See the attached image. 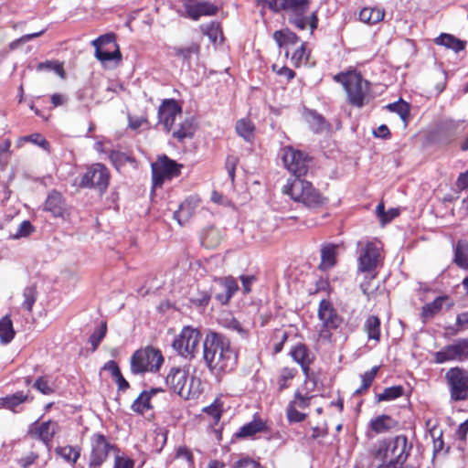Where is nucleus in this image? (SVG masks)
<instances>
[{
	"instance_id": "nucleus-2",
	"label": "nucleus",
	"mask_w": 468,
	"mask_h": 468,
	"mask_svg": "<svg viewBox=\"0 0 468 468\" xmlns=\"http://www.w3.org/2000/svg\"><path fill=\"white\" fill-rule=\"evenodd\" d=\"M406 435L378 440L369 450V456L379 463L376 468H414L406 463L412 451Z\"/></svg>"
},
{
	"instance_id": "nucleus-47",
	"label": "nucleus",
	"mask_w": 468,
	"mask_h": 468,
	"mask_svg": "<svg viewBox=\"0 0 468 468\" xmlns=\"http://www.w3.org/2000/svg\"><path fill=\"white\" fill-rule=\"evenodd\" d=\"M365 273L367 275L365 276L364 281L360 283V288L362 292L367 297V299H369L376 293L379 287L378 282H376L378 271Z\"/></svg>"
},
{
	"instance_id": "nucleus-4",
	"label": "nucleus",
	"mask_w": 468,
	"mask_h": 468,
	"mask_svg": "<svg viewBox=\"0 0 468 468\" xmlns=\"http://www.w3.org/2000/svg\"><path fill=\"white\" fill-rule=\"evenodd\" d=\"M167 390L184 400L197 399L203 392L201 379L189 374L186 367L175 366L169 368L165 377Z\"/></svg>"
},
{
	"instance_id": "nucleus-22",
	"label": "nucleus",
	"mask_w": 468,
	"mask_h": 468,
	"mask_svg": "<svg viewBox=\"0 0 468 468\" xmlns=\"http://www.w3.org/2000/svg\"><path fill=\"white\" fill-rule=\"evenodd\" d=\"M202 200L197 195L187 197L174 212V218L180 226L185 225L201 207Z\"/></svg>"
},
{
	"instance_id": "nucleus-53",
	"label": "nucleus",
	"mask_w": 468,
	"mask_h": 468,
	"mask_svg": "<svg viewBox=\"0 0 468 468\" xmlns=\"http://www.w3.org/2000/svg\"><path fill=\"white\" fill-rule=\"evenodd\" d=\"M23 296L24 301L22 307L30 313L37 298V287L35 285L26 287L23 292Z\"/></svg>"
},
{
	"instance_id": "nucleus-39",
	"label": "nucleus",
	"mask_w": 468,
	"mask_h": 468,
	"mask_svg": "<svg viewBox=\"0 0 468 468\" xmlns=\"http://www.w3.org/2000/svg\"><path fill=\"white\" fill-rule=\"evenodd\" d=\"M235 130L246 142H251L254 139L256 127L249 118H242L237 121Z\"/></svg>"
},
{
	"instance_id": "nucleus-54",
	"label": "nucleus",
	"mask_w": 468,
	"mask_h": 468,
	"mask_svg": "<svg viewBox=\"0 0 468 468\" xmlns=\"http://www.w3.org/2000/svg\"><path fill=\"white\" fill-rule=\"evenodd\" d=\"M202 30L213 43H216L218 38L223 35L220 23L216 21L210 22Z\"/></svg>"
},
{
	"instance_id": "nucleus-62",
	"label": "nucleus",
	"mask_w": 468,
	"mask_h": 468,
	"mask_svg": "<svg viewBox=\"0 0 468 468\" xmlns=\"http://www.w3.org/2000/svg\"><path fill=\"white\" fill-rule=\"evenodd\" d=\"M33 387L44 395H49L54 391L49 385L48 378L45 377H39L35 381Z\"/></svg>"
},
{
	"instance_id": "nucleus-29",
	"label": "nucleus",
	"mask_w": 468,
	"mask_h": 468,
	"mask_svg": "<svg viewBox=\"0 0 468 468\" xmlns=\"http://www.w3.org/2000/svg\"><path fill=\"white\" fill-rule=\"evenodd\" d=\"M109 159L118 172H122L129 165L132 169H137L138 161L130 154L121 151H112Z\"/></svg>"
},
{
	"instance_id": "nucleus-31",
	"label": "nucleus",
	"mask_w": 468,
	"mask_h": 468,
	"mask_svg": "<svg viewBox=\"0 0 468 468\" xmlns=\"http://www.w3.org/2000/svg\"><path fill=\"white\" fill-rule=\"evenodd\" d=\"M398 424V421L391 416L381 414L370 420L369 428L375 434H381L395 429Z\"/></svg>"
},
{
	"instance_id": "nucleus-5",
	"label": "nucleus",
	"mask_w": 468,
	"mask_h": 468,
	"mask_svg": "<svg viewBox=\"0 0 468 468\" xmlns=\"http://www.w3.org/2000/svg\"><path fill=\"white\" fill-rule=\"evenodd\" d=\"M274 5L278 8V13L284 12L288 15V21L298 30H305L307 27L313 32L318 25L316 13L307 15L312 1L311 0H276Z\"/></svg>"
},
{
	"instance_id": "nucleus-46",
	"label": "nucleus",
	"mask_w": 468,
	"mask_h": 468,
	"mask_svg": "<svg viewBox=\"0 0 468 468\" xmlns=\"http://www.w3.org/2000/svg\"><path fill=\"white\" fill-rule=\"evenodd\" d=\"M380 366H374L370 370L364 372L361 376V385L356 389L355 395H363L367 393L371 387L373 381L375 380Z\"/></svg>"
},
{
	"instance_id": "nucleus-57",
	"label": "nucleus",
	"mask_w": 468,
	"mask_h": 468,
	"mask_svg": "<svg viewBox=\"0 0 468 468\" xmlns=\"http://www.w3.org/2000/svg\"><path fill=\"white\" fill-rule=\"evenodd\" d=\"M203 412L210 416L213 419L214 423L217 424L219 422L223 413L222 403L218 399H216L212 404L205 407L203 409Z\"/></svg>"
},
{
	"instance_id": "nucleus-51",
	"label": "nucleus",
	"mask_w": 468,
	"mask_h": 468,
	"mask_svg": "<svg viewBox=\"0 0 468 468\" xmlns=\"http://www.w3.org/2000/svg\"><path fill=\"white\" fill-rule=\"evenodd\" d=\"M404 394V388L400 385L393 386L384 388L383 392L377 395V400L390 401L402 397Z\"/></svg>"
},
{
	"instance_id": "nucleus-1",
	"label": "nucleus",
	"mask_w": 468,
	"mask_h": 468,
	"mask_svg": "<svg viewBox=\"0 0 468 468\" xmlns=\"http://www.w3.org/2000/svg\"><path fill=\"white\" fill-rule=\"evenodd\" d=\"M238 351L222 334L209 332L203 341V359L209 372L221 376L232 372L238 364Z\"/></svg>"
},
{
	"instance_id": "nucleus-7",
	"label": "nucleus",
	"mask_w": 468,
	"mask_h": 468,
	"mask_svg": "<svg viewBox=\"0 0 468 468\" xmlns=\"http://www.w3.org/2000/svg\"><path fill=\"white\" fill-rule=\"evenodd\" d=\"M165 362L160 349L146 346L137 349L131 356L130 370L133 375L157 373Z\"/></svg>"
},
{
	"instance_id": "nucleus-43",
	"label": "nucleus",
	"mask_w": 468,
	"mask_h": 468,
	"mask_svg": "<svg viewBox=\"0 0 468 468\" xmlns=\"http://www.w3.org/2000/svg\"><path fill=\"white\" fill-rule=\"evenodd\" d=\"M16 332L11 316L6 314L0 319V341L3 344L10 343L15 337Z\"/></svg>"
},
{
	"instance_id": "nucleus-49",
	"label": "nucleus",
	"mask_w": 468,
	"mask_h": 468,
	"mask_svg": "<svg viewBox=\"0 0 468 468\" xmlns=\"http://www.w3.org/2000/svg\"><path fill=\"white\" fill-rule=\"evenodd\" d=\"M27 394L24 391H17L10 396L2 399V405L4 408L16 412V408L27 400Z\"/></svg>"
},
{
	"instance_id": "nucleus-16",
	"label": "nucleus",
	"mask_w": 468,
	"mask_h": 468,
	"mask_svg": "<svg viewBox=\"0 0 468 468\" xmlns=\"http://www.w3.org/2000/svg\"><path fill=\"white\" fill-rule=\"evenodd\" d=\"M92 46L95 48V57L102 64L108 61L115 60L119 63L122 60V53L119 45L116 43V35L107 33L92 40Z\"/></svg>"
},
{
	"instance_id": "nucleus-37",
	"label": "nucleus",
	"mask_w": 468,
	"mask_h": 468,
	"mask_svg": "<svg viewBox=\"0 0 468 468\" xmlns=\"http://www.w3.org/2000/svg\"><path fill=\"white\" fill-rule=\"evenodd\" d=\"M363 330L367 335L368 340H374L376 343H378L381 337V322L379 317L369 315L364 323Z\"/></svg>"
},
{
	"instance_id": "nucleus-45",
	"label": "nucleus",
	"mask_w": 468,
	"mask_h": 468,
	"mask_svg": "<svg viewBox=\"0 0 468 468\" xmlns=\"http://www.w3.org/2000/svg\"><path fill=\"white\" fill-rule=\"evenodd\" d=\"M200 54V45L197 42L190 43L187 47L174 48L175 57L183 61H189L193 56L198 57Z\"/></svg>"
},
{
	"instance_id": "nucleus-35",
	"label": "nucleus",
	"mask_w": 468,
	"mask_h": 468,
	"mask_svg": "<svg viewBox=\"0 0 468 468\" xmlns=\"http://www.w3.org/2000/svg\"><path fill=\"white\" fill-rule=\"evenodd\" d=\"M221 285L223 286V292L216 294L215 298L221 303L227 304L233 297V295L238 292L239 285L235 278L232 276L225 277L221 281Z\"/></svg>"
},
{
	"instance_id": "nucleus-32",
	"label": "nucleus",
	"mask_w": 468,
	"mask_h": 468,
	"mask_svg": "<svg viewBox=\"0 0 468 468\" xmlns=\"http://www.w3.org/2000/svg\"><path fill=\"white\" fill-rule=\"evenodd\" d=\"M298 376V369L294 367H282L275 378L278 392H282L292 387V381Z\"/></svg>"
},
{
	"instance_id": "nucleus-64",
	"label": "nucleus",
	"mask_w": 468,
	"mask_h": 468,
	"mask_svg": "<svg viewBox=\"0 0 468 468\" xmlns=\"http://www.w3.org/2000/svg\"><path fill=\"white\" fill-rule=\"evenodd\" d=\"M455 325L456 333L468 330V311L457 314Z\"/></svg>"
},
{
	"instance_id": "nucleus-38",
	"label": "nucleus",
	"mask_w": 468,
	"mask_h": 468,
	"mask_svg": "<svg viewBox=\"0 0 468 468\" xmlns=\"http://www.w3.org/2000/svg\"><path fill=\"white\" fill-rule=\"evenodd\" d=\"M80 452L81 449L79 446L65 445L55 448L56 455L71 465L77 463L80 457Z\"/></svg>"
},
{
	"instance_id": "nucleus-63",
	"label": "nucleus",
	"mask_w": 468,
	"mask_h": 468,
	"mask_svg": "<svg viewBox=\"0 0 468 468\" xmlns=\"http://www.w3.org/2000/svg\"><path fill=\"white\" fill-rule=\"evenodd\" d=\"M39 455L37 452H30L26 456L21 457L17 460V463L21 468H29L31 465L35 464L38 460Z\"/></svg>"
},
{
	"instance_id": "nucleus-33",
	"label": "nucleus",
	"mask_w": 468,
	"mask_h": 468,
	"mask_svg": "<svg viewBox=\"0 0 468 468\" xmlns=\"http://www.w3.org/2000/svg\"><path fill=\"white\" fill-rule=\"evenodd\" d=\"M196 128L193 118H185L179 122L177 127L175 125L173 131H171L172 136L178 142H183L185 139L192 138L194 136Z\"/></svg>"
},
{
	"instance_id": "nucleus-3",
	"label": "nucleus",
	"mask_w": 468,
	"mask_h": 468,
	"mask_svg": "<svg viewBox=\"0 0 468 468\" xmlns=\"http://www.w3.org/2000/svg\"><path fill=\"white\" fill-rule=\"evenodd\" d=\"M335 82L343 86L346 102L356 108H363L371 100V82L355 68L341 71L333 76Z\"/></svg>"
},
{
	"instance_id": "nucleus-56",
	"label": "nucleus",
	"mask_w": 468,
	"mask_h": 468,
	"mask_svg": "<svg viewBox=\"0 0 468 468\" xmlns=\"http://www.w3.org/2000/svg\"><path fill=\"white\" fill-rule=\"evenodd\" d=\"M107 334V323L102 322L101 326L96 329L90 336L89 342L90 343L92 346V351L97 350L99 345L103 340V338L106 336Z\"/></svg>"
},
{
	"instance_id": "nucleus-9",
	"label": "nucleus",
	"mask_w": 468,
	"mask_h": 468,
	"mask_svg": "<svg viewBox=\"0 0 468 468\" xmlns=\"http://www.w3.org/2000/svg\"><path fill=\"white\" fill-rule=\"evenodd\" d=\"M200 340V331L191 325H186L174 338L172 347L181 357L192 360L198 352Z\"/></svg>"
},
{
	"instance_id": "nucleus-42",
	"label": "nucleus",
	"mask_w": 468,
	"mask_h": 468,
	"mask_svg": "<svg viewBox=\"0 0 468 468\" xmlns=\"http://www.w3.org/2000/svg\"><path fill=\"white\" fill-rule=\"evenodd\" d=\"M453 261L458 267L468 270V240L457 241Z\"/></svg>"
},
{
	"instance_id": "nucleus-36",
	"label": "nucleus",
	"mask_w": 468,
	"mask_h": 468,
	"mask_svg": "<svg viewBox=\"0 0 468 468\" xmlns=\"http://www.w3.org/2000/svg\"><path fill=\"white\" fill-rule=\"evenodd\" d=\"M434 43L438 46H443L447 48L453 50L458 53L465 48L466 42L457 38L455 36L441 33L440 36L434 38Z\"/></svg>"
},
{
	"instance_id": "nucleus-55",
	"label": "nucleus",
	"mask_w": 468,
	"mask_h": 468,
	"mask_svg": "<svg viewBox=\"0 0 468 468\" xmlns=\"http://www.w3.org/2000/svg\"><path fill=\"white\" fill-rule=\"evenodd\" d=\"M12 141L6 138L0 144V168L4 169L7 166L8 161L12 155Z\"/></svg>"
},
{
	"instance_id": "nucleus-34",
	"label": "nucleus",
	"mask_w": 468,
	"mask_h": 468,
	"mask_svg": "<svg viewBox=\"0 0 468 468\" xmlns=\"http://www.w3.org/2000/svg\"><path fill=\"white\" fill-rule=\"evenodd\" d=\"M458 124L453 122H445L435 131L437 141L441 144H448L453 142L457 136Z\"/></svg>"
},
{
	"instance_id": "nucleus-17",
	"label": "nucleus",
	"mask_w": 468,
	"mask_h": 468,
	"mask_svg": "<svg viewBox=\"0 0 468 468\" xmlns=\"http://www.w3.org/2000/svg\"><path fill=\"white\" fill-rule=\"evenodd\" d=\"M433 361L436 364L468 361V337L459 338L452 344L444 346L433 354Z\"/></svg>"
},
{
	"instance_id": "nucleus-61",
	"label": "nucleus",
	"mask_w": 468,
	"mask_h": 468,
	"mask_svg": "<svg viewBox=\"0 0 468 468\" xmlns=\"http://www.w3.org/2000/svg\"><path fill=\"white\" fill-rule=\"evenodd\" d=\"M233 468H264L261 463L251 457L246 456L239 459L233 464Z\"/></svg>"
},
{
	"instance_id": "nucleus-30",
	"label": "nucleus",
	"mask_w": 468,
	"mask_h": 468,
	"mask_svg": "<svg viewBox=\"0 0 468 468\" xmlns=\"http://www.w3.org/2000/svg\"><path fill=\"white\" fill-rule=\"evenodd\" d=\"M265 431H267L266 422L259 416H254L251 421L240 427L239 431L235 433V437L237 439H245Z\"/></svg>"
},
{
	"instance_id": "nucleus-23",
	"label": "nucleus",
	"mask_w": 468,
	"mask_h": 468,
	"mask_svg": "<svg viewBox=\"0 0 468 468\" xmlns=\"http://www.w3.org/2000/svg\"><path fill=\"white\" fill-rule=\"evenodd\" d=\"M44 210L54 218H65L69 215L66 200L58 190H51L45 200Z\"/></svg>"
},
{
	"instance_id": "nucleus-24",
	"label": "nucleus",
	"mask_w": 468,
	"mask_h": 468,
	"mask_svg": "<svg viewBox=\"0 0 468 468\" xmlns=\"http://www.w3.org/2000/svg\"><path fill=\"white\" fill-rule=\"evenodd\" d=\"M289 354L292 360L301 367L302 370L311 367L315 359L308 346L303 343H297L291 348Z\"/></svg>"
},
{
	"instance_id": "nucleus-14",
	"label": "nucleus",
	"mask_w": 468,
	"mask_h": 468,
	"mask_svg": "<svg viewBox=\"0 0 468 468\" xmlns=\"http://www.w3.org/2000/svg\"><path fill=\"white\" fill-rule=\"evenodd\" d=\"M450 398L453 401L468 399V370L462 367L449 368L444 376Z\"/></svg>"
},
{
	"instance_id": "nucleus-60",
	"label": "nucleus",
	"mask_w": 468,
	"mask_h": 468,
	"mask_svg": "<svg viewBox=\"0 0 468 468\" xmlns=\"http://www.w3.org/2000/svg\"><path fill=\"white\" fill-rule=\"evenodd\" d=\"M271 70L278 76L284 78L287 82L293 80L296 76L295 71L287 66L279 67L277 64H273L271 66Z\"/></svg>"
},
{
	"instance_id": "nucleus-25",
	"label": "nucleus",
	"mask_w": 468,
	"mask_h": 468,
	"mask_svg": "<svg viewBox=\"0 0 468 468\" xmlns=\"http://www.w3.org/2000/svg\"><path fill=\"white\" fill-rule=\"evenodd\" d=\"M219 11V6L208 1L197 2L195 5L188 6L186 16L194 21L201 16H213Z\"/></svg>"
},
{
	"instance_id": "nucleus-10",
	"label": "nucleus",
	"mask_w": 468,
	"mask_h": 468,
	"mask_svg": "<svg viewBox=\"0 0 468 468\" xmlns=\"http://www.w3.org/2000/svg\"><path fill=\"white\" fill-rule=\"evenodd\" d=\"M183 165L163 154L152 163V186L153 188H162L165 181L178 177L181 175Z\"/></svg>"
},
{
	"instance_id": "nucleus-15",
	"label": "nucleus",
	"mask_w": 468,
	"mask_h": 468,
	"mask_svg": "<svg viewBox=\"0 0 468 468\" xmlns=\"http://www.w3.org/2000/svg\"><path fill=\"white\" fill-rule=\"evenodd\" d=\"M381 242L378 240L367 241L359 250L357 259L358 272H374L382 265Z\"/></svg>"
},
{
	"instance_id": "nucleus-21",
	"label": "nucleus",
	"mask_w": 468,
	"mask_h": 468,
	"mask_svg": "<svg viewBox=\"0 0 468 468\" xmlns=\"http://www.w3.org/2000/svg\"><path fill=\"white\" fill-rule=\"evenodd\" d=\"M454 304L453 299L449 295H439L432 302L425 303L421 307L420 317L423 323H427L439 314L443 308L450 310Z\"/></svg>"
},
{
	"instance_id": "nucleus-26",
	"label": "nucleus",
	"mask_w": 468,
	"mask_h": 468,
	"mask_svg": "<svg viewBox=\"0 0 468 468\" xmlns=\"http://www.w3.org/2000/svg\"><path fill=\"white\" fill-rule=\"evenodd\" d=\"M273 38L280 48L285 49L286 58H289L290 56L289 48L295 46L300 41V37L296 33L292 32L289 28L275 31L273 33Z\"/></svg>"
},
{
	"instance_id": "nucleus-48",
	"label": "nucleus",
	"mask_w": 468,
	"mask_h": 468,
	"mask_svg": "<svg viewBox=\"0 0 468 468\" xmlns=\"http://www.w3.org/2000/svg\"><path fill=\"white\" fill-rule=\"evenodd\" d=\"M336 247L334 244H326L321 250V264L323 269H328L335 264Z\"/></svg>"
},
{
	"instance_id": "nucleus-8",
	"label": "nucleus",
	"mask_w": 468,
	"mask_h": 468,
	"mask_svg": "<svg viewBox=\"0 0 468 468\" xmlns=\"http://www.w3.org/2000/svg\"><path fill=\"white\" fill-rule=\"evenodd\" d=\"M317 317L321 322L317 331V340L331 343L333 331L338 329L343 324V317L327 299L320 301L317 309Z\"/></svg>"
},
{
	"instance_id": "nucleus-27",
	"label": "nucleus",
	"mask_w": 468,
	"mask_h": 468,
	"mask_svg": "<svg viewBox=\"0 0 468 468\" xmlns=\"http://www.w3.org/2000/svg\"><path fill=\"white\" fill-rule=\"evenodd\" d=\"M224 239V233L215 227H207L203 229L200 236V242L203 247L208 250L218 248Z\"/></svg>"
},
{
	"instance_id": "nucleus-19",
	"label": "nucleus",
	"mask_w": 468,
	"mask_h": 468,
	"mask_svg": "<svg viewBox=\"0 0 468 468\" xmlns=\"http://www.w3.org/2000/svg\"><path fill=\"white\" fill-rule=\"evenodd\" d=\"M182 106L175 99H165L158 108V122L164 129L170 133L176 125V117L182 115Z\"/></svg>"
},
{
	"instance_id": "nucleus-28",
	"label": "nucleus",
	"mask_w": 468,
	"mask_h": 468,
	"mask_svg": "<svg viewBox=\"0 0 468 468\" xmlns=\"http://www.w3.org/2000/svg\"><path fill=\"white\" fill-rule=\"evenodd\" d=\"M165 391L163 388H151L149 391H143L133 402L131 409L138 414H144L153 409L151 399L158 392Z\"/></svg>"
},
{
	"instance_id": "nucleus-40",
	"label": "nucleus",
	"mask_w": 468,
	"mask_h": 468,
	"mask_svg": "<svg viewBox=\"0 0 468 468\" xmlns=\"http://www.w3.org/2000/svg\"><path fill=\"white\" fill-rule=\"evenodd\" d=\"M311 50L307 48V43L302 42L292 53H290V59L294 68H301L303 65L307 64Z\"/></svg>"
},
{
	"instance_id": "nucleus-18",
	"label": "nucleus",
	"mask_w": 468,
	"mask_h": 468,
	"mask_svg": "<svg viewBox=\"0 0 468 468\" xmlns=\"http://www.w3.org/2000/svg\"><path fill=\"white\" fill-rule=\"evenodd\" d=\"M60 427L58 421L48 420L43 422L35 421L28 426L27 436L31 439L39 440L48 448L59 431Z\"/></svg>"
},
{
	"instance_id": "nucleus-20",
	"label": "nucleus",
	"mask_w": 468,
	"mask_h": 468,
	"mask_svg": "<svg viewBox=\"0 0 468 468\" xmlns=\"http://www.w3.org/2000/svg\"><path fill=\"white\" fill-rule=\"evenodd\" d=\"M313 396L303 395L300 390H295L292 399L286 409V417L290 422H302L307 418V414L298 409L305 410L311 405Z\"/></svg>"
},
{
	"instance_id": "nucleus-52",
	"label": "nucleus",
	"mask_w": 468,
	"mask_h": 468,
	"mask_svg": "<svg viewBox=\"0 0 468 468\" xmlns=\"http://www.w3.org/2000/svg\"><path fill=\"white\" fill-rule=\"evenodd\" d=\"M302 371L304 376L305 383L307 385L308 384L312 385V387L308 388L310 391H315V390H319L320 388H322L323 383H322L319 372L312 370L311 367H309Z\"/></svg>"
},
{
	"instance_id": "nucleus-13",
	"label": "nucleus",
	"mask_w": 468,
	"mask_h": 468,
	"mask_svg": "<svg viewBox=\"0 0 468 468\" xmlns=\"http://www.w3.org/2000/svg\"><path fill=\"white\" fill-rule=\"evenodd\" d=\"M282 161L294 178H302L307 175L312 158L306 153L287 145L282 148Z\"/></svg>"
},
{
	"instance_id": "nucleus-59",
	"label": "nucleus",
	"mask_w": 468,
	"mask_h": 468,
	"mask_svg": "<svg viewBox=\"0 0 468 468\" xmlns=\"http://www.w3.org/2000/svg\"><path fill=\"white\" fill-rule=\"evenodd\" d=\"M20 140L37 144L45 150H48L50 147L49 142L38 133L24 136Z\"/></svg>"
},
{
	"instance_id": "nucleus-41",
	"label": "nucleus",
	"mask_w": 468,
	"mask_h": 468,
	"mask_svg": "<svg viewBox=\"0 0 468 468\" xmlns=\"http://www.w3.org/2000/svg\"><path fill=\"white\" fill-rule=\"evenodd\" d=\"M385 12L378 7H364L359 12V20L368 25H375L383 20Z\"/></svg>"
},
{
	"instance_id": "nucleus-44",
	"label": "nucleus",
	"mask_w": 468,
	"mask_h": 468,
	"mask_svg": "<svg viewBox=\"0 0 468 468\" xmlns=\"http://www.w3.org/2000/svg\"><path fill=\"white\" fill-rule=\"evenodd\" d=\"M385 108L391 112H396L397 114H399L405 125L409 123L410 119V106L402 99H399L398 101L386 105Z\"/></svg>"
},
{
	"instance_id": "nucleus-58",
	"label": "nucleus",
	"mask_w": 468,
	"mask_h": 468,
	"mask_svg": "<svg viewBox=\"0 0 468 468\" xmlns=\"http://www.w3.org/2000/svg\"><path fill=\"white\" fill-rule=\"evenodd\" d=\"M175 458L185 460L189 467H193L195 464L193 452L186 445H180L177 447Z\"/></svg>"
},
{
	"instance_id": "nucleus-11",
	"label": "nucleus",
	"mask_w": 468,
	"mask_h": 468,
	"mask_svg": "<svg viewBox=\"0 0 468 468\" xmlns=\"http://www.w3.org/2000/svg\"><path fill=\"white\" fill-rule=\"evenodd\" d=\"M118 451L115 444L101 432H94L90 437V452L88 468H101L107 462L110 452Z\"/></svg>"
},
{
	"instance_id": "nucleus-50",
	"label": "nucleus",
	"mask_w": 468,
	"mask_h": 468,
	"mask_svg": "<svg viewBox=\"0 0 468 468\" xmlns=\"http://www.w3.org/2000/svg\"><path fill=\"white\" fill-rule=\"evenodd\" d=\"M306 118L309 126L314 133H318L324 131L327 126L325 119L315 111H309Z\"/></svg>"
},
{
	"instance_id": "nucleus-6",
	"label": "nucleus",
	"mask_w": 468,
	"mask_h": 468,
	"mask_svg": "<svg viewBox=\"0 0 468 468\" xmlns=\"http://www.w3.org/2000/svg\"><path fill=\"white\" fill-rule=\"evenodd\" d=\"M282 193L309 208H320L327 202V198L311 182L302 178L288 179Z\"/></svg>"
},
{
	"instance_id": "nucleus-12",
	"label": "nucleus",
	"mask_w": 468,
	"mask_h": 468,
	"mask_svg": "<svg viewBox=\"0 0 468 468\" xmlns=\"http://www.w3.org/2000/svg\"><path fill=\"white\" fill-rule=\"evenodd\" d=\"M110 179L108 167L101 163H95L87 168L76 185L80 188H95L102 195L108 189Z\"/></svg>"
}]
</instances>
